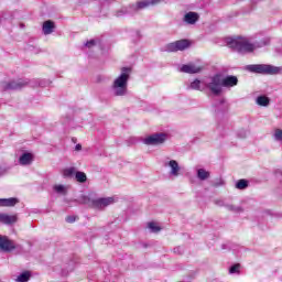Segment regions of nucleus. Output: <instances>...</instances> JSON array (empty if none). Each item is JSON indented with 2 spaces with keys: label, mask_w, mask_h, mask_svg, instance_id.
<instances>
[{
  "label": "nucleus",
  "mask_w": 282,
  "mask_h": 282,
  "mask_svg": "<svg viewBox=\"0 0 282 282\" xmlns=\"http://www.w3.org/2000/svg\"><path fill=\"white\" fill-rule=\"evenodd\" d=\"M270 44V39L265 37L262 42L258 44H252L246 37L231 39L227 41L228 47L231 50H236L239 54H249L250 52H254L257 47H265V45Z\"/></svg>",
  "instance_id": "f257e3e1"
},
{
  "label": "nucleus",
  "mask_w": 282,
  "mask_h": 282,
  "mask_svg": "<svg viewBox=\"0 0 282 282\" xmlns=\"http://www.w3.org/2000/svg\"><path fill=\"white\" fill-rule=\"evenodd\" d=\"M129 78H131V67H122L120 75L112 82L110 88L112 96L123 97L129 94Z\"/></svg>",
  "instance_id": "f03ea898"
},
{
  "label": "nucleus",
  "mask_w": 282,
  "mask_h": 282,
  "mask_svg": "<svg viewBox=\"0 0 282 282\" xmlns=\"http://www.w3.org/2000/svg\"><path fill=\"white\" fill-rule=\"evenodd\" d=\"M247 69L251 72V74H262L264 76H276V74H281L282 70L281 67L270 64H251L247 66Z\"/></svg>",
  "instance_id": "7ed1b4c3"
},
{
  "label": "nucleus",
  "mask_w": 282,
  "mask_h": 282,
  "mask_svg": "<svg viewBox=\"0 0 282 282\" xmlns=\"http://www.w3.org/2000/svg\"><path fill=\"white\" fill-rule=\"evenodd\" d=\"M205 87L214 94V96H219L223 91L221 75L217 74L204 82Z\"/></svg>",
  "instance_id": "20e7f679"
},
{
  "label": "nucleus",
  "mask_w": 282,
  "mask_h": 282,
  "mask_svg": "<svg viewBox=\"0 0 282 282\" xmlns=\"http://www.w3.org/2000/svg\"><path fill=\"white\" fill-rule=\"evenodd\" d=\"M165 140H169V134L164 132L153 133L143 139V144L148 147H159V144H164Z\"/></svg>",
  "instance_id": "39448f33"
},
{
  "label": "nucleus",
  "mask_w": 282,
  "mask_h": 282,
  "mask_svg": "<svg viewBox=\"0 0 282 282\" xmlns=\"http://www.w3.org/2000/svg\"><path fill=\"white\" fill-rule=\"evenodd\" d=\"M188 47H191L188 40H178L176 42L169 43L165 46V52H184V50H188Z\"/></svg>",
  "instance_id": "423d86ee"
},
{
  "label": "nucleus",
  "mask_w": 282,
  "mask_h": 282,
  "mask_svg": "<svg viewBox=\"0 0 282 282\" xmlns=\"http://www.w3.org/2000/svg\"><path fill=\"white\" fill-rule=\"evenodd\" d=\"M25 85H28L26 80L18 79L9 83H2L1 88L4 91H17V89H22V87H25Z\"/></svg>",
  "instance_id": "0eeeda50"
},
{
  "label": "nucleus",
  "mask_w": 282,
  "mask_h": 282,
  "mask_svg": "<svg viewBox=\"0 0 282 282\" xmlns=\"http://www.w3.org/2000/svg\"><path fill=\"white\" fill-rule=\"evenodd\" d=\"M18 248H20L19 245L14 243L13 240H10L6 236H0V250L2 252H12V250H17Z\"/></svg>",
  "instance_id": "6e6552de"
},
{
  "label": "nucleus",
  "mask_w": 282,
  "mask_h": 282,
  "mask_svg": "<svg viewBox=\"0 0 282 282\" xmlns=\"http://www.w3.org/2000/svg\"><path fill=\"white\" fill-rule=\"evenodd\" d=\"M111 204H116V198L113 197H105V198H96L93 202V208L97 210H105L107 206H111Z\"/></svg>",
  "instance_id": "1a4fd4ad"
},
{
  "label": "nucleus",
  "mask_w": 282,
  "mask_h": 282,
  "mask_svg": "<svg viewBox=\"0 0 282 282\" xmlns=\"http://www.w3.org/2000/svg\"><path fill=\"white\" fill-rule=\"evenodd\" d=\"M164 166L170 167L171 177H180V173L182 171V167H180V163H177V161L171 160L169 162H165Z\"/></svg>",
  "instance_id": "9d476101"
},
{
  "label": "nucleus",
  "mask_w": 282,
  "mask_h": 282,
  "mask_svg": "<svg viewBox=\"0 0 282 282\" xmlns=\"http://www.w3.org/2000/svg\"><path fill=\"white\" fill-rule=\"evenodd\" d=\"M55 30H56V23H54V21L48 20L43 22L42 32L45 36L53 34Z\"/></svg>",
  "instance_id": "9b49d317"
},
{
  "label": "nucleus",
  "mask_w": 282,
  "mask_h": 282,
  "mask_svg": "<svg viewBox=\"0 0 282 282\" xmlns=\"http://www.w3.org/2000/svg\"><path fill=\"white\" fill-rule=\"evenodd\" d=\"M183 21L188 25H195L199 21V14L189 11L184 15Z\"/></svg>",
  "instance_id": "f8f14e48"
},
{
  "label": "nucleus",
  "mask_w": 282,
  "mask_h": 282,
  "mask_svg": "<svg viewBox=\"0 0 282 282\" xmlns=\"http://www.w3.org/2000/svg\"><path fill=\"white\" fill-rule=\"evenodd\" d=\"M181 72H183V74H199L202 67L195 64H186L181 67Z\"/></svg>",
  "instance_id": "ddd939ff"
},
{
  "label": "nucleus",
  "mask_w": 282,
  "mask_h": 282,
  "mask_svg": "<svg viewBox=\"0 0 282 282\" xmlns=\"http://www.w3.org/2000/svg\"><path fill=\"white\" fill-rule=\"evenodd\" d=\"M239 79L237 76L229 75L225 78L221 77L223 87H237Z\"/></svg>",
  "instance_id": "4468645a"
},
{
  "label": "nucleus",
  "mask_w": 282,
  "mask_h": 282,
  "mask_svg": "<svg viewBox=\"0 0 282 282\" xmlns=\"http://www.w3.org/2000/svg\"><path fill=\"white\" fill-rule=\"evenodd\" d=\"M162 0H141L137 2V10H144L151 8V6H159Z\"/></svg>",
  "instance_id": "2eb2a0df"
},
{
  "label": "nucleus",
  "mask_w": 282,
  "mask_h": 282,
  "mask_svg": "<svg viewBox=\"0 0 282 282\" xmlns=\"http://www.w3.org/2000/svg\"><path fill=\"white\" fill-rule=\"evenodd\" d=\"M17 215H8V214H3L0 213V224H6V225H10V224H17Z\"/></svg>",
  "instance_id": "dca6fc26"
},
{
  "label": "nucleus",
  "mask_w": 282,
  "mask_h": 282,
  "mask_svg": "<svg viewBox=\"0 0 282 282\" xmlns=\"http://www.w3.org/2000/svg\"><path fill=\"white\" fill-rule=\"evenodd\" d=\"M34 161V155H32V153H23L20 159L19 162L22 166H28L30 165L31 162Z\"/></svg>",
  "instance_id": "f3484780"
},
{
  "label": "nucleus",
  "mask_w": 282,
  "mask_h": 282,
  "mask_svg": "<svg viewBox=\"0 0 282 282\" xmlns=\"http://www.w3.org/2000/svg\"><path fill=\"white\" fill-rule=\"evenodd\" d=\"M17 204H19L18 198H0V206H17Z\"/></svg>",
  "instance_id": "a211bd4d"
},
{
  "label": "nucleus",
  "mask_w": 282,
  "mask_h": 282,
  "mask_svg": "<svg viewBox=\"0 0 282 282\" xmlns=\"http://www.w3.org/2000/svg\"><path fill=\"white\" fill-rule=\"evenodd\" d=\"M197 177L202 182L208 180L210 177V172L206 171L205 169H198L197 170Z\"/></svg>",
  "instance_id": "6ab92c4d"
},
{
  "label": "nucleus",
  "mask_w": 282,
  "mask_h": 282,
  "mask_svg": "<svg viewBox=\"0 0 282 282\" xmlns=\"http://www.w3.org/2000/svg\"><path fill=\"white\" fill-rule=\"evenodd\" d=\"M94 200L95 199H91L89 198V196H85V195H82L79 197V204H85L86 206H90L91 208H94Z\"/></svg>",
  "instance_id": "aec40b11"
},
{
  "label": "nucleus",
  "mask_w": 282,
  "mask_h": 282,
  "mask_svg": "<svg viewBox=\"0 0 282 282\" xmlns=\"http://www.w3.org/2000/svg\"><path fill=\"white\" fill-rule=\"evenodd\" d=\"M257 105H259L260 107H268V105H270V98L265 96H259L257 98Z\"/></svg>",
  "instance_id": "412c9836"
},
{
  "label": "nucleus",
  "mask_w": 282,
  "mask_h": 282,
  "mask_svg": "<svg viewBox=\"0 0 282 282\" xmlns=\"http://www.w3.org/2000/svg\"><path fill=\"white\" fill-rule=\"evenodd\" d=\"M53 191L58 195H67V186L65 185H54Z\"/></svg>",
  "instance_id": "4be33fe9"
},
{
  "label": "nucleus",
  "mask_w": 282,
  "mask_h": 282,
  "mask_svg": "<svg viewBox=\"0 0 282 282\" xmlns=\"http://www.w3.org/2000/svg\"><path fill=\"white\" fill-rule=\"evenodd\" d=\"M75 180H77L80 184H85V182H87V174H85V172H76Z\"/></svg>",
  "instance_id": "5701e85b"
},
{
  "label": "nucleus",
  "mask_w": 282,
  "mask_h": 282,
  "mask_svg": "<svg viewBox=\"0 0 282 282\" xmlns=\"http://www.w3.org/2000/svg\"><path fill=\"white\" fill-rule=\"evenodd\" d=\"M236 188H238V191H246V188H248V181L247 180H239L236 183Z\"/></svg>",
  "instance_id": "b1692460"
},
{
  "label": "nucleus",
  "mask_w": 282,
  "mask_h": 282,
  "mask_svg": "<svg viewBox=\"0 0 282 282\" xmlns=\"http://www.w3.org/2000/svg\"><path fill=\"white\" fill-rule=\"evenodd\" d=\"M76 173V167H66L63 170V176L64 177H72Z\"/></svg>",
  "instance_id": "393cba45"
},
{
  "label": "nucleus",
  "mask_w": 282,
  "mask_h": 282,
  "mask_svg": "<svg viewBox=\"0 0 282 282\" xmlns=\"http://www.w3.org/2000/svg\"><path fill=\"white\" fill-rule=\"evenodd\" d=\"M28 281H30L29 272H24V273L20 274L17 279V282H28Z\"/></svg>",
  "instance_id": "a878e982"
},
{
  "label": "nucleus",
  "mask_w": 282,
  "mask_h": 282,
  "mask_svg": "<svg viewBox=\"0 0 282 282\" xmlns=\"http://www.w3.org/2000/svg\"><path fill=\"white\" fill-rule=\"evenodd\" d=\"M148 228L151 229V232H160V230H162V228H160L156 223H149Z\"/></svg>",
  "instance_id": "bb28decb"
},
{
  "label": "nucleus",
  "mask_w": 282,
  "mask_h": 282,
  "mask_svg": "<svg viewBox=\"0 0 282 282\" xmlns=\"http://www.w3.org/2000/svg\"><path fill=\"white\" fill-rule=\"evenodd\" d=\"M241 269V264L237 263L230 267L229 274H239V270Z\"/></svg>",
  "instance_id": "cd10ccee"
},
{
  "label": "nucleus",
  "mask_w": 282,
  "mask_h": 282,
  "mask_svg": "<svg viewBox=\"0 0 282 282\" xmlns=\"http://www.w3.org/2000/svg\"><path fill=\"white\" fill-rule=\"evenodd\" d=\"M273 138L276 142H282V130L275 129V131L273 133Z\"/></svg>",
  "instance_id": "c85d7f7f"
},
{
  "label": "nucleus",
  "mask_w": 282,
  "mask_h": 282,
  "mask_svg": "<svg viewBox=\"0 0 282 282\" xmlns=\"http://www.w3.org/2000/svg\"><path fill=\"white\" fill-rule=\"evenodd\" d=\"M202 85V82L199 79H195L191 83L189 89H196L199 90V86Z\"/></svg>",
  "instance_id": "c756f323"
},
{
  "label": "nucleus",
  "mask_w": 282,
  "mask_h": 282,
  "mask_svg": "<svg viewBox=\"0 0 282 282\" xmlns=\"http://www.w3.org/2000/svg\"><path fill=\"white\" fill-rule=\"evenodd\" d=\"M231 213H243V208L232 205Z\"/></svg>",
  "instance_id": "7c9ffc66"
},
{
  "label": "nucleus",
  "mask_w": 282,
  "mask_h": 282,
  "mask_svg": "<svg viewBox=\"0 0 282 282\" xmlns=\"http://www.w3.org/2000/svg\"><path fill=\"white\" fill-rule=\"evenodd\" d=\"M66 221L67 224H74V221H76V216H67Z\"/></svg>",
  "instance_id": "2f4dec72"
},
{
  "label": "nucleus",
  "mask_w": 282,
  "mask_h": 282,
  "mask_svg": "<svg viewBox=\"0 0 282 282\" xmlns=\"http://www.w3.org/2000/svg\"><path fill=\"white\" fill-rule=\"evenodd\" d=\"M86 47H94V45H96V40H90L88 42H86Z\"/></svg>",
  "instance_id": "473e14b6"
},
{
  "label": "nucleus",
  "mask_w": 282,
  "mask_h": 282,
  "mask_svg": "<svg viewBox=\"0 0 282 282\" xmlns=\"http://www.w3.org/2000/svg\"><path fill=\"white\" fill-rule=\"evenodd\" d=\"M82 149H83V145H80V143L76 144L75 151H82Z\"/></svg>",
  "instance_id": "72a5a7b5"
},
{
  "label": "nucleus",
  "mask_w": 282,
  "mask_h": 282,
  "mask_svg": "<svg viewBox=\"0 0 282 282\" xmlns=\"http://www.w3.org/2000/svg\"><path fill=\"white\" fill-rule=\"evenodd\" d=\"M232 206H234V205H230V204H226V205H225V207L227 208V210H230V212L232 210Z\"/></svg>",
  "instance_id": "f704fd0d"
},
{
  "label": "nucleus",
  "mask_w": 282,
  "mask_h": 282,
  "mask_svg": "<svg viewBox=\"0 0 282 282\" xmlns=\"http://www.w3.org/2000/svg\"><path fill=\"white\" fill-rule=\"evenodd\" d=\"M217 205H218V206H226V204L224 203V200H218V202H217Z\"/></svg>",
  "instance_id": "c9c22d12"
},
{
  "label": "nucleus",
  "mask_w": 282,
  "mask_h": 282,
  "mask_svg": "<svg viewBox=\"0 0 282 282\" xmlns=\"http://www.w3.org/2000/svg\"><path fill=\"white\" fill-rule=\"evenodd\" d=\"M122 14H124V11L122 10L117 12V17H122Z\"/></svg>",
  "instance_id": "e433bc0d"
},
{
  "label": "nucleus",
  "mask_w": 282,
  "mask_h": 282,
  "mask_svg": "<svg viewBox=\"0 0 282 282\" xmlns=\"http://www.w3.org/2000/svg\"><path fill=\"white\" fill-rule=\"evenodd\" d=\"M3 173H6V169L0 167V176L3 175Z\"/></svg>",
  "instance_id": "4c0bfd02"
},
{
  "label": "nucleus",
  "mask_w": 282,
  "mask_h": 282,
  "mask_svg": "<svg viewBox=\"0 0 282 282\" xmlns=\"http://www.w3.org/2000/svg\"><path fill=\"white\" fill-rule=\"evenodd\" d=\"M177 250H180V248H175L174 251L177 252Z\"/></svg>",
  "instance_id": "58836bf2"
}]
</instances>
